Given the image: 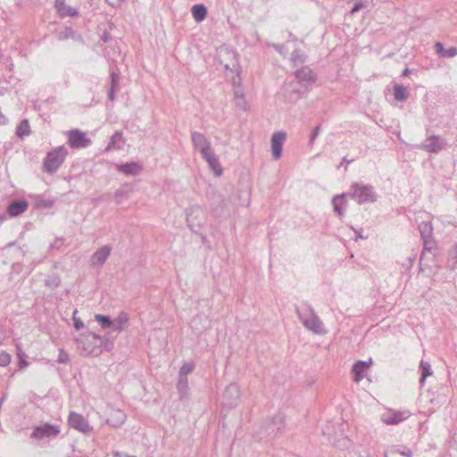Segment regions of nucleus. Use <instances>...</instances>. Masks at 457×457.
Segmentation results:
<instances>
[{"mask_svg":"<svg viewBox=\"0 0 457 457\" xmlns=\"http://www.w3.org/2000/svg\"><path fill=\"white\" fill-rule=\"evenodd\" d=\"M304 309L300 310L299 307L295 306V311L303 325L310 331L314 334L323 335L327 331L324 328L323 323L319 316L314 312V309L311 304L305 303Z\"/></svg>","mask_w":457,"mask_h":457,"instance_id":"f257e3e1","label":"nucleus"},{"mask_svg":"<svg viewBox=\"0 0 457 457\" xmlns=\"http://www.w3.org/2000/svg\"><path fill=\"white\" fill-rule=\"evenodd\" d=\"M347 196L356 201L359 204L374 203L377 201V194L373 186L363 183H353L345 193Z\"/></svg>","mask_w":457,"mask_h":457,"instance_id":"f03ea898","label":"nucleus"},{"mask_svg":"<svg viewBox=\"0 0 457 457\" xmlns=\"http://www.w3.org/2000/svg\"><path fill=\"white\" fill-rule=\"evenodd\" d=\"M66 154L67 150L64 146H58L48 152L43 162L44 170L49 174L56 172L58 168L62 164Z\"/></svg>","mask_w":457,"mask_h":457,"instance_id":"7ed1b4c3","label":"nucleus"},{"mask_svg":"<svg viewBox=\"0 0 457 457\" xmlns=\"http://www.w3.org/2000/svg\"><path fill=\"white\" fill-rule=\"evenodd\" d=\"M216 59L226 71L233 70L237 65V53L224 45L217 48Z\"/></svg>","mask_w":457,"mask_h":457,"instance_id":"20e7f679","label":"nucleus"},{"mask_svg":"<svg viewBox=\"0 0 457 457\" xmlns=\"http://www.w3.org/2000/svg\"><path fill=\"white\" fill-rule=\"evenodd\" d=\"M60 432L61 429L59 425L44 423L42 425L36 426L33 428V431L30 434V438L38 440L44 438H54L60 434Z\"/></svg>","mask_w":457,"mask_h":457,"instance_id":"39448f33","label":"nucleus"},{"mask_svg":"<svg viewBox=\"0 0 457 457\" xmlns=\"http://www.w3.org/2000/svg\"><path fill=\"white\" fill-rule=\"evenodd\" d=\"M69 145L71 148H86L92 143L91 139L87 137L85 132L79 129H71L68 132Z\"/></svg>","mask_w":457,"mask_h":457,"instance_id":"423d86ee","label":"nucleus"},{"mask_svg":"<svg viewBox=\"0 0 457 457\" xmlns=\"http://www.w3.org/2000/svg\"><path fill=\"white\" fill-rule=\"evenodd\" d=\"M68 423L71 428L84 434H89L93 431V428L89 425L88 421L81 414L74 411L70 413Z\"/></svg>","mask_w":457,"mask_h":457,"instance_id":"0eeeda50","label":"nucleus"},{"mask_svg":"<svg viewBox=\"0 0 457 457\" xmlns=\"http://www.w3.org/2000/svg\"><path fill=\"white\" fill-rule=\"evenodd\" d=\"M228 202L220 194L214 193L211 199L212 214L214 217H222L226 214Z\"/></svg>","mask_w":457,"mask_h":457,"instance_id":"6e6552de","label":"nucleus"},{"mask_svg":"<svg viewBox=\"0 0 457 457\" xmlns=\"http://www.w3.org/2000/svg\"><path fill=\"white\" fill-rule=\"evenodd\" d=\"M201 155L207 162L210 169L214 172L216 176H220L222 174L223 170L212 146L201 153Z\"/></svg>","mask_w":457,"mask_h":457,"instance_id":"1a4fd4ad","label":"nucleus"},{"mask_svg":"<svg viewBox=\"0 0 457 457\" xmlns=\"http://www.w3.org/2000/svg\"><path fill=\"white\" fill-rule=\"evenodd\" d=\"M410 416L407 411H398L389 410L381 415V420L387 425H395L405 420Z\"/></svg>","mask_w":457,"mask_h":457,"instance_id":"9d476101","label":"nucleus"},{"mask_svg":"<svg viewBox=\"0 0 457 457\" xmlns=\"http://www.w3.org/2000/svg\"><path fill=\"white\" fill-rule=\"evenodd\" d=\"M240 396L239 386L236 383L229 384L223 394L224 403L229 407H235Z\"/></svg>","mask_w":457,"mask_h":457,"instance_id":"9b49d317","label":"nucleus"},{"mask_svg":"<svg viewBox=\"0 0 457 457\" xmlns=\"http://www.w3.org/2000/svg\"><path fill=\"white\" fill-rule=\"evenodd\" d=\"M112 252L110 245H104L97 249L90 258V263L94 267H102L106 262Z\"/></svg>","mask_w":457,"mask_h":457,"instance_id":"f8f14e48","label":"nucleus"},{"mask_svg":"<svg viewBox=\"0 0 457 457\" xmlns=\"http://www.w3.org/2000/svg\"><path fill=\"white\" fill-rule=\"evenodd\" d=\"M286 138V133L283 131L276 132L271 137V151L272 156L275 160L281 157L283 142Z\"/></svg>","mask_w":457,"mask_h":457,"instance_id":"ddd939ff","label":"nucleus"},{"mask_svg":"<svg viewBox=\"0 0 457 457\" xmlns=\"http://www.w3.org/2000/svg\"><path fill=\"white\" fill-rule=\"evenodd\" d=\"M116 170L126 176H137L143 170V166L137 162H130L116 165Z\"/></svg>","mask_w":457,"mask_h":457,"instance_id":"4468645a","label":"nucleus"},{"mask_svg":"<svg viewBox=\"0 0 457 457\" xmlns=\"http://www.w3.org/2000/svg\"><path fill=\"white\" fill-rule=\"evenodd\" d=\"M29 207V203L24 199L11 201L7 206V212L11 217H16L25 212Z\"/></svg>","mask_w":457,"mask_h":457,"instance_id":"2eb2a0df","label":"nucleus"},{"mask_svg":"<svg viewBox=\"0 0 457 457\" xmlns=\"http://www.w3.org/2000/svg\"><path fill=\"white\" fill-rule=\"evenodd\" d=\"M54 7L61 17L79 16L78 10L70 5H67L65 0H55Z\"/></svg>","mask_w":457,"mask_h":457,"instance_id":"dca6fc26","label":"nucleus"},{"mask_svg":"<svg viewBox=\"0 0 457 457\" xmlns=\"http://www.w3.org/2000/svg\"><path fill=\"white\" fill-rule=\"evenodd\" d=\"M120 72L117 69L110 71V87L108 91V98L111 102L115 100V94L119 90Z\"/></svg>","mask_w":457,"mask_h":457,"instance_id":"f3484780","label":"nucleus"},{"mask_svg":"<svg viewBox=\"0 0 457 457\" xmlns=\"http://www.w3.org/2000/svg\"><path fill=\"white\" fill-rule=\"evenodd\" d=\"M445 140L439 136H431L427 139V143L423 145L422 148L428 153H438L443 149Z\"/></svg>","mask_w":457,"mask_h":457,"instance_id":"a211bd4d","label":"nucleus"},{"mask_svg":"<svg viewBox=\"0 0 457 457\" xmlns=\"http://www.w3.org/2000/svg\"><path fill=\"white\" fill-rule=\"evenodd\" d=\"M192 143L195 149H197L200 154L211 147V144L206 138V137L197 131H194L191 134Z\"/></svg>","mask_w":457,"mask_h":457,"instance_id":"6ab92c4d","label":"nucleus"},{"mask_svg":"<svg viewBox=\"0 0 457 457\" xmlns=\"http://www.w3.org/2000/svg\"><path fill=\"white\" fill-rule=\"evenodd\" d=\"M295 75L300 83H306L308 85L313 83L316 78L312 71L308 66H303L295 71Z\"/></svg>","mask_w":457,"mask_h":457,"instance_id":"aec40b11","label":"nucleus"},{"mask_svg":"<svg viewBox=\"0 0 457 457\" xmlns=\"http://www.w3.org/2000/svg\"><path fill=\"white\" fill-rule=\"evenodd\" d=\"M125 144V139L123 137L121 131H115V133L111 137L110 141L105 147V152H109L112 150H120L123 148Z\"/></svg>","mask_w":457,"mask_h":457,"instance_id":"412c9836","label":"nucleus"},{"mask_svg":"<svg viewBox=\"0 0 457 457\" xmlns=\"http://www.w3.org/2000/svg\"><path fill=\"white\" fill-rule=\"evenodd\" d=\"M347 194L343 193L341 195H337L332 198V205L335 212L338 217L342 218L345 215L344 207L346 204L345 197Z\"/></svg>","mask_w":457,"mask_h":457,"instance_id":"4be33fe9","label":"nucleus"},{"mask_svg":"<svg viewBox=\"0 0 457 457\" xmlns=\"http://www.w3.org/2000/svg\"><path fill=\"white\" fill-rule=\"evenodd\" d=\"M368 368L369 363L364 361H358L353 365L352 371L356 382H360L364 378V374Z\"/></svg>","mask_w":457,"mask_h":457,"instance_id":"5701e85b","label":"nucleus"},{"mask_svg":"<svg viewBox=\"0 0 457 457\" xmlns=\"http://www.w3.org/2000/svg\"><path fill=\"white\" fill-rule=\"evenodd\" d=\"M435 50L441 57L453 58L457 55V47L451 46L445 49L441 42L435 44Z\"/></svg>","mask_w":457,"mask_h":457,"instance_id":"b1692460","label":"nucleus"},{"mask_svg":"<svg viewBox=\"0 0 457 457\" xmlns=\"http://www.w3.org/2000/svg\"><path fill=\"white\" fill-rule=\"evenodd\" d=\"M129 321V315L125 312H120L118 316L112 320V330L120 332L125 328Z\"/></svg>","mask_w":457,"mask_h":457,"instance_id":"393cba45","label":"nucleus"},{"mask_svg":"<svg viewBox=\"0 0 457 457\" xmlns=\"http://www.w3.org/2000/svg\"><path fill=\"white\" fill-rule=\"evenodd\" d=\"M192 16L196 22L203 21L207 16V8L203 4H196L192 6Z\"/></svg>","mask_w":457,"mask_h":457,"instance_id":"a878e982","label":"nucleus"},{"mask_svg":"<svg viewBox=\"0 0 457 457\" xmlns=\"http://www.w3.org/2000/svg\"><path fill=\"white\" fill-rule=\"evenodd\" d=\"M277 432L278 431L274 427L269 426V420H267L261 427L260 430L256 432V437L262 440L275 436Z\"/></svg>","mask_w":457,"mask_h":457,"instance_id":"bb28decb","label":"nucleus"},{"mask_svg":"<svg viewBox=\"0 0 457 457\" xmlns=\"http://www.w3.org/2000/svg\"><path fill=\"white\" fill-rule=\"evenodd\" d=\"M126 420V415L124 414L123 411L118 410V411H115L112 415H111V418L107 420V422L114 427V428H118L120 426H121Z\"/></svg>","mask_w":457,"mask_h":457,"instance_id":"cd10ccee","label":"nucleus"},{"mask_svg":"<svg viewBox=\"0 0 457 457\" xmlns=\"http://www.w3.org/2000/svg\"><path fill=\"white\" fill-rule=\"evenodd\" d=\"M395 99L398 102H404L409 96L407 88L400 84H395L393 87Z\"/></svg>","mask_w":457,"mask_h":457,"instance_id":"c85d7f7f","label":"nucleus"},{"mask_svg":"<svg viewBox=\"0 0 457 457\" xmlns=\"http://www.w3.org/2000/svg\"><path fill=\"white\" fill-rule=\"evenodd\" d=\"M385 457H411L412 452L405 448L403 450H400L398 448L393 447L390 450L385 452Z\"/></svg>","mask_w":457,"mask_h":457,"instance_id":"c756f323","label":"nucleus"},{"mask_svg":"<svg viewBox=\"0 0 457 457\" xmlns=\"http://www.w3.org/2000/svg\"><path fill=\"white\" fill-rule=\"evenodd\" d=\"M420 386H424L427 377L432 375V370H431L430 364L427 361H421L420 364Z\"/></svg>","mask_w":457,"mask_h":457,"instance_id":"7c9ffc66","label":"nucleus"},{"mask_svg":"<svg viewBox=\"0 0 457 457\" xmlns=\"http://www.w3.org/2000/svg\"><path fill=\"white\" fill-rule=\"evenodd\" d=\"M30 134L29 122L27 119L22 120L16 128V135L20 138H23Z\"/></svg>","mask_w":457,"mask_h":457,"instance_id":"2f4dec72","label":"nucleus"},{"mask_svg":"<svg viewBox=\"0 0 457 457\" xmlns=\"http://www.w3.org/2000/svg\"><path fill=\"white\" fill-rule=\"evenodd\" d=\"M177 389H178V392H179L181 399L187 395V392H188L187 378L179 377V380L177 383Z\"/></svg>","mask_w":457,"mask_h":457,"instance_id":"473e14b6","label":"nucleus"},{"mask_svg":"<svg viewBox=\"0 0 457 457\" xmlns=\"http://www.w3.org/2000/svg\"><path fill=\"white\" fill-rule=\"evenodd\" d=\"M419 230L422 239L432 237L433 228L430 222H421L419 225Z\"/></svg>","mask_w":457,"mask_h":457,"instance_id":"72a5a7b5","label":"nucleus"},{"mask_svg":"<svg viewBox=\"0 0 457 457\" xmlns=\"http://www.w3.org/2000/svg\"><path fill=\"white\" fill-rule=\"evenodd\" d=\"M285 417L282 413H278L272 419L269 420V426L274 427L278 432L284 427Z\"/></svg>","mask_w":457,"mask_h":457,"instance_id":"f704fd0d","label":"nucleus"},{"mask_svg":"<svg viewBox=\"0 0 457 457\" xmlns=\"http://www.w3.org/2000/svg\"><path fill=\"white\" fill-rule=\"evenodd\" d=\"M423 241V251L420 255V260H422L426 254V253H432L436 250V243L432 239V237L422 239Z\"/></svg>","mask_w":457,"mask_h":457,"instance_id":"c9c22d12","label":"nucleus"},{"mask_svg":"<svg viewBox=\"0 0 457 457\" xmlns=\"http://www.w3.org/2000/svg\"><path fill=\"white\" fill-rule=\"evenodd\" d=\"M130 190L128 187H120L114 193V199L117 204H120L123 200L128 199Z\"/></svg>","mask_w":457,"mask_h":457,"instance_id":"e433bc0d","label":"nucleus"},{"mask_svg":"<svg viewBox=\"0 0 457 457\" xmlns=\"http://www.w3.org/2000/svg\"><path fill=\"white\" fill-rule=\"evenodd\" d=\"M95 319L103 328H108L112 327L113 322L110 316L96 314Z\"/></svg>","mask_w":457,"mask_h":457,"instance_id":"4c0bfd02","label":"nucleus"},{"mask_svg":"<svg viewBox=\"0 0 457 457\" xmlns=\"http://www.w3.org/2000/svg\"><path fill=\"white\" fill-rule=\"evenodd\" d=\"M305 55L300 49H295L291 54V62L295 66L303 64L305 62Z\"/></svg>","mask_w":457,"mask_h":457,"instance_id":"58836bf2","label":"nucleus"},{"mask_svg":"<svg viewBox=\"0 0 457 457\" xmlns=\"http://www.w3.org/2000/svg\"><path fill=\"white\" fill-rule=\"evenodd\" d=\"M60 284H61V278L56 274L48 276L47 278L45 279V286L51 289H54V288L58 287Z\"/></svg>","mask_w":457,"mask_h":457,"instance_id":"ea45409f","label":"nucleus"},{"mask_svg":"<svg viewBox=\"0 0 457 457\" xmlns=\"http://www.w3.org/2000/svg\"><path fill=\"white\" fill-rule=\"evenodd\" d=\"M195 364L193 362H186L179 369V377L187 378V376L193 372Z\"/></svg>","mask_w":457,"mask_h":457,"instance_id":"a19ab883","label":"nucleus"},{"mask_svg":"<svg viewBox=\"0 0 457 457\" xmlns=\"http://www.w3.org/2000/svg\"><path fill=\"white\" fill-rule=\"evenodd\" d=\"M448 262L451 263L453 269L457 264V243L450 249Z\"/></svg>","mask_w":457,"mask_h":457,"instance_id":"79ce46f5","label":"nucleus"},{"mask_svg":"<svg viewBox=\"0 0 457 457\" xmlns=\"http://www.w3.org/2000/svg\"><path fill=\"white\" fill-rule=\"evenodd\" d=\"M269 46L273 47L278 54H280L282 56H286L287 54V48L286 45L284 44H275V43H268Z\"/></svg>","mask_w":457,"mask_h":457,"instance_id":"37998d69","label":"nucleus"},{"mask_svg":"<svg viewBox=\"0 0 457 457\" xmlns=\"http://www.w3.org/2000/svg\"><path fill=\"white\" fill-rule=\"evenodd\" d=\"M11 362V355L4 351L0 352V366L6 367Z\"/></svg>","mask_w":457,"mask_h":457,"instance_id":"c03bdc74","label":"nucleus"},{"mask_svg":"<svg viewBox=\"0 0 457 457\" xmlns=\"http://www.w3.org/2000/svg\"><path fill=\"white\" fill-rule=\"evenodd\" d=\"M75 32L71 28H65L63 31L59 34V39H67L74 37Z\"/></svg>","mask_w":457,"mask_h":457,"instance_id":"a18cd8bd","label":"nucleus"},{"mask_svg":"<svg viewBox=\"0 0 457 457\" xmlns=\"http://www.w3.org/2000/svg\"><path fill=\"white\" fill-rule=\"evenodd\" d=\"M57 361L59 363H64V364L68 363L70 361L69 354L67 353H65L64 350L61 349L59 351Z\"/></svg>","mask_w":457,"mask_h":457,"instance_id":"49530a36","label":"nucleus"},{"mask_svg":"<svg viewBox=\"0 0 457 457\" xmlns=\"http://www.w3.org/2000/svg\"><path fill=\"white\" fill-rule=\"evenodd\" d=\"M14 1H15L16 5H18L20 7H28L31 4H33L34 3H36L37 0H14Z\"/></svg>","mask_w":457,"mask_h":457,"instance_id":"de8ad7c7","label":"nucleus"},{"mask_svg":"<svg viewBox=\"0 0 457 457\" xmlns=\"http://www.w3.org/2000/svg\"><path fill=\"white\" fill-rule=\"evenodd\" d=\"M77 311L73 312V325L76 330H80L84 327V323L80 319L76 318Z\"/></svg>","mask_w":457,"mask_h":457,"instance_id":"09e8293b","label":"nucleus"},{"mask_svg":"<svg viewBox=\"0 0 457 457\" xmlns=\"http://www.w3.org/2000/svg\"><path fill=\"white\" fill-rule=\"evenodd\" d=\"M363 8H364V4H363L362 1H361V0H359V1H357V2L353 4V8H352V9H351V11H350V13H351V14H354V13H356L357 12L361 11V9H363Z\"/></svg>","mask_w":457,"mask_h":457,"instance_id":"8fccbe9b","label":"nucleus"},{"mask_svg":"<svg viewBox=\"0 0 457 457\" xmlns=\"http://www.w3.org/2000/svg\"><path fill=\"white\" fill-rule=\"evenodd\" d=\"M321 130V127L320 125H318L314 128V129L312 130V134H311V137H310V143L312 144L314 142V140L317 138V137L319 136L320 132Z\"/></svg>","mask_w":457,"mask_h":457,"instance_id":"3c124183","label":"nucleus"},{"mask_svg":"<svg viewBox=\"0 0 457 457\" xmlns=\"http://www.w3.org/2000/svg\"><path fill=\"white\" fill-rule=\"evenodd\" d=\"M301 97V91L299 89H292L289 96V101H296Z\"/></svg>","mask_w":457,"mask_h":457,"instance_id":"603ef678","label":"nucleus"},{"mask_svg":"<svg viewBox=\"0 0 457 457\" xmlns=\"http://www.w3.org/2000/svg\"><path fill=\"white\" fill-rule=\"evenodd\" d=\"M63 244V239L59 237L54 240V242L51 245V248L59 249Z\"/></svg>","mask_w":457,"mask_h":457,"instance_id":"864d4df0","label":"nucleus"},{"mask_svg":"<svg viewBox=\"0 0 457 457\" xmlns=\"http://www.w3.org/2000/svg\"><path fill=\"white\" fill-rule=\"evenodd\" d=\"M354 160L353 159H351L349 160L346 156H345L343 159H342V162L341 163L338 165V168L342 167L344 164H345V170H347V164L353 162Z\"/></svg>","mask_w":457,"mask_h":457,"instance_id":"5fc2aeb1","label":"nucleus"},{"mask_svg":"<svg viewBox=\"0 0 457 457\" xmlns=\"http://www.w3.org/2000/svg\"><path fill=\"white\" fill-rule=\"evenodd\" d=\"M106 3L110 5V6H112V7H115V6H118L120 5L122 2H124L125 0H105Z\"/></svg>","mask_w":457,"mask_h":457,"instance_id":"6e6d98bb","label":"nucleus"},{"mask_svg":"<svg viewBox=\"0 0 457 457\" xmlns=\"http://www.w3.org/2000/svg\"><path fill=\"white\" fill-rule=\"evenodd\" d=\"M450 445L452 447L457 449V433H454L450 440Z\"/></svg>","mask_w":457,"mask_h":457,"instance_id":"4d7b16f0","label":"nucleus"},{"mask_svg":"<svg viewBox=\"0 0 457 457\" xmlns=\"http://www.w3.org/2000/svg\"><path fill=\"white\" fill-rule=\"evenodd\" d=\"M53 204H54L53 201L46 200V201L42 202L41 206L47 208V207L53 206Z\"/></svg>","mask_w":457,"mask_h":457,"instance_id":"13d9d810","label":"nucleus"},{"mask_svg":"<svg viewBox=\"0 0 457 457\" xmlns=\"http://www.w3.org/2000/svg\"><path fill=\"white\" fill-rule=\"evenodd\" d=\"M101 38L104 42H108L111 38V36L108 32H104Z\"/></svg>","mask_w":457,"mask_h":457,"instance_id":"bf43d9fd","label":"nucleus"},{"mask_svg":"<svg viewBox=\"0 0 457 457\" xmlns=\"http://www.w3.org/2000/svg\"><path fill=\"white\" fill-rule=\"evenodd\" d=\"M4 337H5L4 331V329L0 328V345L3 344Z\"/></svg>","mask_w":457,"mask_h":457,"instance_id":"052dcab7","label":"nucleus"},{"mask_svg":"<svg viewBox=\"0 0 457 457\" xmlns=\"http://www.w3.org/2000/svg\"><path fill=\"white\" fill-rule=\"evenodd\" d=\"M410 72V70L408 68H405L402 72V76H408Z\"/></svg>","mask_w":457,"mask_h":457,"instance_id":"680f3d73","label":"nucleus"},{"mask_svg":"<svg viewBox=\"0 0 457 457\" xmlns=\"http://www.w3.org/2000/svg\"><path fill=\"white\" fill-rule=\"evenodd\" d=\"M187 223H188V226L191 227L189 214H187Z\"/></svg>","mask_w":457,"mask_h":457,"instance_id":"e2e57ef3","label":"nucleus"},{"mask_svg":"<svg viewBox=\"0 0 457 457\" xmlns=\"http://www.w3.org/2000/svg\"><path fill=\"white\" fill-rule=\"evenodd\" d=\"M236 96L238 97V96H243V94H238V92H236Z\"/></svg>","mask_w":457,"mask_h":457,"instance_id":"0e129e2a","label":"nucleus"},{"mask_svg":"<svg viewBox=\"0 0 457 457\" xmlns=\"http://www.w3.org/2000/svg\"><path fill=\"white\" fill-rule=\"evenodd\" d=\"M236 96L238 97V96H243V94H238V92H236Z\"/></svg>","mask_w":457,"mask_h":457,"instance_id":"69168bd1","label":"nucleus"},{"mask_svg":"<svg viewBox=\"0 0 457 457\" xmlns=\"http://www.w3.org/2000/svg\"><path fill=\"white\" fill-rule=\"evenodd\" d=\"M14 245V242H10L7 245L8 246H12Z\"/></svg>","mask_w":457,"mask_h":457,"instance_id":"338daca9","label":"nucleus"}]
</instances>
